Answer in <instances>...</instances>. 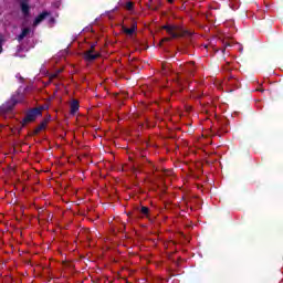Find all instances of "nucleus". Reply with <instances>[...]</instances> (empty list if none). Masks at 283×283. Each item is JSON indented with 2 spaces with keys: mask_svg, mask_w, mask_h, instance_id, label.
Returning <instances> with one entry per match:
<instances>
[{
  "mask_svg": "<svg viewBox=\"0 0 283 283\" xmlns=\"http://www.w3.org/2000/svg\"><path fill=\"white\" fill-rule=\"evenodd\" d=\"M134 9V3L127 2L126 3V10H133Z\"/></svg>",
  "mask_w": 283,
  "mask_h": 283,
  "instance_id": "9d476101",
  "label": "nucleus"
},
{
  "mask_svg": "<svg viewBox=\"0 0 283 283\" xmlns=\"http://www.w3.org/2000/svg\"><path fill=\"white\" fill-rule=\"evenodd\" d=\"M164 30H166L171 39H178V36H187V34H189V32L184 31V29L178 25H165Z\"/></svg>",
  "mask_w": 283,
  "mask_h": 283,
  "instance_id": "f257e3e1",
  "label": "nucleus"
},
{
  "mask_svg": "<svg viewBox=\"0 0 283 283\" xmlns=\"http://www.w3.org/2000/svg\"><path fill=\"white\" fill-rule=\"evenodd\" d=\"M20 6L23 14L28 17V14H30V7L28 6V0H20Z\"/></svg>",
  "mask_w": 283,
  "mask_h": 283,
  "instance_id": "20e7f679",
  "label": "nucleus"
},
{
  "mask_svg": "<svg viewBox=\"0 0 283 283\" xmlns=\"http://www.w3.org/2000/svg\"><path fill=\"white\" fill-rule=\"evenodd\" d=\"M71 112L73 114H76V112H78V102H76V101L72 102V104H71Z\"/></svg>",
  "mask_w": 283,
  "mask_h": 283,
  "instance_id": "6e6552de",
  "label": "nucleus"
},
{
  "mask_svg": "<svg viewBox=\"0 0 283 283\" xmlns=\"http://www.w3.org/2000/svg\"><path fill=\"white\" fill-rule=\"evenodd\" d=\"M84 59L86 61H94V59H98V53H94L93 50H90L85 53Z\"/></svg>",
  "mask_w": 283,
  "mask_h": 283,
  "instance_id": "39448f33",
  "label": "nucleus"
},
{
  "mask_svg": "<svg viewBox=\"0 0 283 283\" xmlns=\"http://www.w3.org/2000/svg\"><path fill=\"white\" fill-rule=\"evenodd\" d=\"M170 39L169 38H164L163 40H161V43H165L166 41H169Z\"/></svg>",
  "mask_w": 283,
  "mask_h": 283,
  "instance_id": "ddd939ff",
  "label": "nucleus"
},
{
  "mask_svg": "<svg viewBox=\"0 0 283 283\" xmlns=\"http://www.w3.org/2000/svg\"><path fill=\"white\" fill-rule=\"evenodd\" d=\"M30 34V30L28 28L22 30V33L19 35V41H23V39H25V36H28Z\"/></svg>",
  "mask_w": 283,
  "mask_h": 283,
  "instance_id": "0eeeda50",
  "label": "nucleus"
},
{
  "mask_svg": "<svg viewBox=\"0 0 283 283\" xmlns=\"http://www.w3.org/2000/svg\"><path fill=\"white\" fill-rule=\"evenodd\" d=\"M59 74H61V70L51 74V78H56V76H59Z\"/></svg>",
  "mask_w": 283,
  "mask_h": 283,
  "instance_id": "f8f14e48",
  "label": "nucleus"
},
{
  "mask_svg": "<svg viewBox=\"0 0 283 283\" xmlns=\"http://www.w3.org/2000/svg\"><path fill=\"white\" fill-rule=\"evenodd\" d=\"M41 109H45V107L42 108H34L33 111H30L25 118L23 119L22 125H25L27 123H32L34 120H36V118H39V116H41Z\"/></svg>",
  "mask_w": 283,
  "mask_h": 283,
  "instance_id": "f03ea898",
  "label": "nucleus"
},
{
  "mask_svg": "<svg viewBox=\"0 0 283 283\" xmlns=\"http://www.w3.org/2000/svg\"><path fill=\"white\" fill-rule=\"evenodd\" d=\"M169 1V3H174V0H168Z\"/></svg>",
  "mask_w": 283,
  "mask_h": 283,
  "instance_id": "2eb2a0df",
  "label": "nucleus"
},
{
  "mask_svg": "<svg viewBox=\"0 0 283 283\" xmlns=\"http://www.w3.org/2000/svg\"><path fill=\"white\" fill-rule=\"evenodd\" d=\"M45 127H48V122H43V123L36 128V132H41V130L45 129Z\"/></svg>",
  "mask_w": 283,
  "mask_h": 283,
  "instance_id": "1a4fd4ad",
  "label": "nucleus"
},
{
  "mask_svg": "<svg viewBox=\"0 0 283 283\" xmlns=\"http://www.w3.org/2000/svg\"><path fill=\"white\" fill-rule=\"evenodd\" d=\"M0 109L3 111V107H1Z\"/></svg>",
  "mask_w": 283,
  "mask_h": 283,
  "instance_id": "dca6fc26",
  "label": "nucleus"
},
{
  "mask_svg": "<svg viewBox=\"0 0 283 283\" xmlns=\"http://www.w3.org/2000/svg\"><path fill=\"white\" fill-rule=\"evenodd\" d=\"M48 17H50V12L44 11L42 12L40 15H38L33 22V25H39V23H41L42 21H44V19H48Z\"/></svg>",
  "mask_w": 283,
  "mask_h": 283,
  "instance_id": "7ed1b4c3",
  "label": "nucleus"
},
{
  "mask_svg": "<svg viewBox=\"0 0 283 283\" xmlns=\"http://www.w3.org/2000/svg\"><path fill=\"white\" fill-rule=\"evenodd\" d=\"M123 32L128 36H132V34L136 32V25H133L132 28L123 27Z\"/></svg>",
  "mask_w": 283,
  "mask_h": 283,
  "instance_id": "423d86ee",
  "label": "nucleus"
},
{
  "mask_svg": "<svg viewBox=\"0 0 283 283\" xmlns=\"http://www.w3.org/2000/svg\"><path fill=\"white\" fill-rule=\"evenodd\" d=\"M1 43H3V38H0V53H1Z\"/></svg>",
  "mask_w": 283,
  "mask_h": 283,
  "instance_id": "4468645a",
  "label": "nucleus"
},
{
  "mask_svg": "<svg viewBox=\"0 0 283 283\" xmlns=\"http://www.w3.org/2000/svg\"><path fill=\"white\" fill-rule=\"evenodd\" d=\"M142 213H144V216H147L149 213V209L147 207H143Z\"/></svg>",
  "mask_w": 283,
  "mask_h": 283,
  "instance_id": "9b49d317",
  "label": "nucleus"
}]
</instances>
